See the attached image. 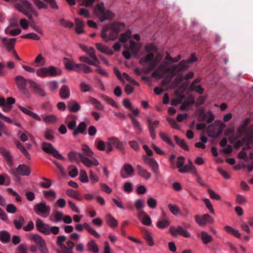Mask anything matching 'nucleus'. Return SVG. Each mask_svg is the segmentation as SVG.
Segmentation results:
<instances>
[{
	"instance_id": "f257e3e1",
	"label": "nucleus",
	"mask_w": 253,
	"mask_h": 253,
	"mask_svg": "<svg viewBox=\"0 0 253 253\" xmlns=\"http://www.w3.org/2000/svg\"><path fill=\"white\" fill-rule=\"evenodd\" d=\"M145 51L149 52L146 56L142 57L139 60V63L143 66H145L146 63L148 66L144 69L145 73L147 74L154 70L160 61V59L155 55L153 52L157 51L156 47L153 44L147 45L145 47Z\"/></svg>"
},
{
	"instance_id": "f03ea898",
	"label": "nucleus",
	"mask_w": 253,
	"mask_h": 253,
	"mask_svg": "<svg viewBox=\"0 0 253 253\" xmlns=\"http://www.w3.org/2000/svg\"><path fill=\"white\" fill-rule=\"evenodd\" d=\"M94 145L98 150L104 151L107 154L113 151L114 150L113 146H115L122 153H124L125 151L123 143L116 137L108 138L106 142H104L99 139H97L95 141Z\"/></svg>"
},
{
	"instance_id": "7ed1b4c3",
	"label": "nucleus",
	"mask_w": 253,
	"mask_h": 253,
	"mask_svg": "<svg viewBox=\"0 0 253 253\" xmlns=\"http://www.w3.org/2000/svg\"><path fill=\"white\" fill-rule=\"evenodd\" d=\"M125 27L124 23L118 22L112 23L110 26H105L102 30L101 37L105 41H114Z\"/></svg>"
},
{
	"instance_id": "20e7f679",
	"label": "nucleus",
	"mask_w": 253,
	"mask_h": 253,
	"mask_svg": "<svg viewBox=\"0 0 253 253\" xmlns=\"http://www.w3.org/2000/svg\"><path fill=\"white\" fill-rule=\"evenodd\" d=\"M36 227L40 232L46 235L51 233L57 235L59 232V228L58 226L50 227L48 224L44 223L40 218H37L36 220Z\"/></svg>"
},
{
	"instance_id": "39448f33",
	"label": "nucleus",
	"mask_w": 253,
	"mask_h": 253,
	"mask_svg": "<svg viewBox=\"0 0 253 253\" xmlns=\"http://www.w3.org/2000/svg\"><path fill=\"white\" fill-rule=\"evenodd\" d=\"M176 168L178 169V171L181 173H196L193 163L189 159H187V162L185 161V159H177Z\"/></svg>"
},
{
	"instance_id": "423d86ee",
	"label": "nucleus",
	"mask_w": 253,
	"mask_h": 253,
	"mask_svg": "<svg viewBox=\"0 0 253 253\" xmlns=\"http://www.w3.org/2000/svg\"><path fill=\"white\" fill-rule=\"evenodd\" d=\"M95 12L96 14L99 16L101 22L106 20H111L114 17L113 13L110 10H105L103 2L99 3L96 5Z\"/></svg>"
},
{
	"instance_id": "0eeeda50",
	"label": "nucleus",
	"mask_w": 253,
	"mask_h": 253,
	"mask_svg": "<svg viewBox=\"0 0 253 253\" xmlns=\"http://www.w3.org/2000/svg\"><path fill=\"white\" fill-rule=\"evenodd\" d=\"M250 122V119L247 118L241 125L242 131L246 133L248 137V140L247 141V146L248 147H250L251 145L253 146V125H251L249 127H247Z\"/></svg>"
},
{
	"instance_id": "6e6552de",
	"label": "nucleus",
	"mask_w": 253,
	"mask_h": 253,
	"mask_svg": "<svg viewBox=\"0 0 253 253\" xmlns=\"http://www.w3.org/2000/svg\"><path fill=\"white\" fill-rule=\"evenodd\" d=\"M197 58L196 57L195 53L191 54V56L187 60H182L179 64L172 66V68L174 71L182 72L186 71L189 68L188 63H193L197 61Z\"/></svg>"
},
{
	"instance_id": "1a4fd4ad",
	"label": "nucleus",
	"mask_w": 253,
	"mask_h": 253,
	"mask_svg": "<svg viewBox=\"0 0 253 253\" xmlns=\"http://www.w3.org/2000/svg\"><path fill=\"white\" fill-rule=\"evenodd\" d=\"M35 212L42 216H47L50 211V208L44 201H42L34 207Z\"/></svg>"
},
{
	"instance_id": "9d476101",
	"label": "nucleus",
	"mask_w": 253,
	"mask_h": 253,
	"mask_svg": "<svg viewBox=\"0 0 253 253\" xmlns=\"http://www.w3.org/2000/svg\"><path fill=\"white\" fill-rule=\"evenodd\" d=\"M169 232L174 237H177L178 235H181L186 238H190L191 237V234L180 225L171 226L169 228Z\"/></svg>"
},
{
	"instance_id": "9b49d317",
	"label": "nucleus",
	"mask_w": 253,
	"mask_h": 253,
	"mask_svg": "<svg viewBox=\"0 0 253 253\" xmlns=\"http://www.w3.org/2000/svg\"><path fill=\"white\" fill-rule=\"evenodd\" d=\"M15 82L18 89L24 94H28V91L26 88L27 84H28V79H25L23 76L18 75L15 78Z\"/></svg>"
},
{
	"instance_id": "f8f14e48",
	"label": "nucleus",
	"mask_w": 253,
	"mask_h": 253,
	"mask_svg": "<svg viewBox=\"0 0 253 253\" xmlns=\"http://www.w3.org/2000/svg\"><path fill=\"white\" fill-rule=\"evenodd\" d=\"M13 3L15 8L18 11L23 13L29 19L31 20L33 18L32 14L27 11L28 10L26 6L22 3H24L23 1H28L27 0H12Z\"/></svg>"
},
{
	"instance_id": "ddd939ff",
	"label": "nucleus",
	"mask_w": 253,
	"mask_h": 253,
	"mask_svg": "<svg viewBox=\"0 0 253 253\" xmlns=\"http://www.w3.org/2000/svg\"><path fill=\"white\" fill-rule=\"evenodd\" d=\"M42 149L46 153L50 154L55 158L58 157L59 158H64L50 143H43L42 146Z\"/></svg>"
},
{
	"instance_id": "4468645a",
	"label": "nucleus",
	"mask_w": 253,
	"mask_h": 253,
	"mask_svg": "<svg viewBox=\"0 0 253 253\" xmlns=\"http://www.w3.org/2000/svg\"><path fill=\"white\" fill-rule=\"evenodd\" d=\"M195 219L196 222L200 226H205L207 224L211 223L213 221L212 217L208 214H205L202 216L196 215Z\"/></svg>"
},
{
	"instance_id": "2eb2a0df",
	"label": "nucleus",
	"mask_w": 253,
	"mask_h": 253,
	"mask_svg": "<svg viewBox=\"0 0 253 253\" xmlns=\"http://www.w3.org/2000/svg\"><path fill=\"white\" fill-rule=\"evenodd\" d=\"M28 84H29L30 87L39 96L41 97L46 96V93L45 90L41 87L40 84L31 79H28Z\"/></svg>"
},
{
	"instance_id": "dca6fc26",
	"label": "nucleus",
	"mask_w": 253,
	"mask_h": 253,
	"mask_svg": "<svg viewBox=\"0 0 253 253\" xmlns=\"http://www.w3.org/2000/svg\"><path fill=\"white\" fill-rule=\"evenodd\" d=\"M236 169L241 168L248 169L251 171L253 169V159H241L240 162L234 166Z\"/></svg>"
},
{
	"instance_id": "f3484780",
	"label": "nucleus",
	"mask_w": 253,
	"mask_h": 253,
	"mask_svg": "<svg viewBox=\"0 0 253 253\" xmlns=\"http://www.w3.org/2000/svg\"><path fill=\"white\" fill-rule=\"evenodd\" d=\"M84 228L86 229L88 232L95 237L98 238L100 237L99 233L96 230L93 229L87 223H84L83 224H78L75 226L76 230L79 232H82Z\"/></svg>"
},
{
	"instance_id": "a211bd4d",
	"label": "nucleus",
	"mask_w": 253,
	"mask_h": 253,
	"mask_svg": "<svg viewBox=\"0 0 253 253\" xmlns=\"http://www.w3.org/2000/svg\"><path fill=\"white\" fill-rule=\"evenodd\" d=\"M11 172L15 175H29L31 172L30 168L26 165H21L15 169L11 170Z\"/></svg>"
},
{
	"instance_id": "6ab92c4d",
	"label": "nucleus",
	"mask_w": 253,
	"mask_h": 253,
	"mask_svg": "<svg viewBox=\"0 0 253 253\" xmlns=\"http://www.w3.org/2000/svg\"><path fill=\"white\" fill-rule=\"evenodd\" d=\"M64 63L66 68L68 70H74L76 72H80V64L75 63L67 58H64Z\"/></svg>"
},
{
	"instance_id": "aec40b11",
	"label": "nucleus",
	"mask_w": 253,
	"mask_h": 253,
	"mask_svg": "<svg viewBox=\"0 0 253 253\" xmlns=\"http://www.w3.org/2000/svg\"><path fill=\"white\" fill-rule=\"evenodd\" d=\"M134 169L132 167L128 164H126L124 166L121 172V176L123 178H126L131 176L133 174Z\"/></svg>"
},
{
	"instance_id": "412c9836",
	"label": "nucleus",
	"mask_w": 253,
	"mask_h": 253,
	"mask_svg": "<svg viewBox=\"0 0 253 253\" xmlns=\"http://www.w3.org/2000/svg\"><path fill=\"white\" fill-rule=\"evenodd\" d=\"M137 215L144 225L149 226L151 224L152 221L150 217L144 211L138 212Z\"/></svg>"
},
{
	"instance_id": "4be33fe9",
	"label": "nucleus",
	"mask_w": 253,
	"mask_h": 253,
	"mask_svg": "<svg viewBox=\"0 0 253 253\" xmlns=\"http://www.w3.org/2000/svg\"><path fill=\"white\" fill-rule=\"evenodd\" d=\"M16 41V39L15 38L8 39L7 38H3L2 39L3 44L9 52L12 51L14 48Z\"/></svg>"
},
{
	"instance_id": "5701e85b",
	"label": "nucleus",
	"mask_w": 253,
	"mask_h": 253,
	"mask_svg": "<svg viewBox=\"0 0 253 253\" xmlns=\"http://www.w3.org/2000/svg\"><path fill=\"white\" fill-rule=\"evenodd\" d=\"M136 170L138 175L144 179L148 180L151 177V173L140 165L137 166Z\"/></svg>"
},
{
	"instance_id": "b1692460",
	"label": "nucleus",
	"mask_w": 253,
	"mask_h": 253,
	"mask_svg": "<svg viewBox=\"0 0 253 253\" xmlns=\"http://www.w3.org/2000/svg\"><path fill=\"white\" fill-rule=\"evenodd\" d=\"M147 121L150 135L153 139H155L156 138V134L155 131V127H153V125L158 126L159 124V121L155 120V121L153 122L152 120L149 118L147 119Z\"/></svg>"
},
{
	"instance_id": "393cba45",
	"label": "nucleus",
	"mask_w": 253,
	"mask_h": 253,
	"mask_svg": "<svg viewBox=\"0 0 253 253\" xmlns=\"http://www.w3.org/2000/svg\"><path fill=\"white\" fill-rule=\"evenodd\" d=\"M124 46L126 48H127L130 50L133 54H136L141 47V46L139 43H136L133 41H130V44L129 46L126 44Z\"/></svg>"
},
{
	"instance_id": "a878e982",
	"label": "nucleus",
	"mask_w": 253,
	"mask_h": 253,
	"mask_svg": "<svg viewBox=\"0 0 253 253\" xmlns=\"http://www.w3.org/2000/svg\"><path fill=\"white\" fill-rule=\"evenodd\" d=\"M87 125L84 122H81L78 126L76 127V129L73 132V135L74 136L78 135L80 133H82L83 134H86V129Z\"/></svg>"
},
{
	"instance_id": "bb28decb",
	"label": "nucleus",
	"mask_w": 253,
	"mask_h": 253,
	"mask_svg": "<svg viewBox=\"0 0 253 253\" xmlns=\"http://www.w3.org/2000/svg\"><path fill=\"white\" fill-rule=\"evenodd\" d=\"M157 69L160 72L163 73V76L167 73H170L172 76H175L177 73L180 72V71L173 70L172 68V66L170 68H167L165 64H161L159 66Z\"/></svg>"
},
{
	"instance_id": "cd10ccee",
	"label": "nucleus",
	"mask_w": 253,
	"mask_h": 253,
	"mask_svg": "<svg viewBox=\"0 0 253 253\" xmlns=\"http://www.w3.org/2000/svg\"><path fill=\"white\" fill-rule=\"evenodd\" d=\"M29 238L30 240H33L35 243L38 248L45 243L44 240L38 234H30Z\"/></svg>"
},
{
	"instance_id": "c85d7f7f",
	"label": "nucleus",
	"mask_w": 253,
	"mask_h": 253,
	"mask_svg": "<svg viewBox=\"0 0 253 253\" xmlns=\"http://www.w3.org/2000/svg\"><path fill=\"white\" fill-rule=\"evenodd\" d=\"M144 163L150 167L154 172H157L159 169V165L155 159H144Z\"/></svg>"
},
{
	"instance_id": "c756f323",
	"label": "nucleus",
	"mask_w": 253,
	"mask_h": 253,
	"mask_svg": "<svg viewBox=\"0 0 253 253\" xmlns=\"http://www.w3.org/2000/svg\"><path fill=\"white\" fill-rule=\"evenodd\" d=\"M19 109L25 114L31 117L32 118L36 119L38 121H41V119L40 116H39L37 114L34 112H33L30 110H28L27 108L19 105L18 106Z\"/></svg>"
},
{
	"instance_id": "7c9ffc66",
	"label": "nucleus",
	"mask_w": 253,
	"mask_h": 253,
	"mask_svg": "<svg viewBox=\"0 0 253 253\" xmlns=\"http://www.w3.org/2000/svg\"><path fill=\"white\" fill-rule=\"evenodd\" d=\"M68 108L72 112H77L81 109L80 104L75 100H71L68 102Z\"/></svg>"
},
{
	"instance_id": "2f4dec72",
	"label": "nucleus",
	"mask_w": 253,
	"mask_h": 253,
	"mask_svg": "<svg viewBox=\"0 0 253 253\" xmlns=\"http://www.w3.org/2000/svg\"><path fill=\"white\" fill-rule=\"evenodd\" d=\"M59 94L62 99H67L70 95V91L69 87L67 85H63L60 90Z\"/></svg>"
},
{
	"instance_id": "473e14b6",
	"label": "nucleus",
	"mask_w": 253,
	"mask_h": 253,
	"mask_svg": "<svg viewBox=\"0 0 253 253\" xmlns=\"http://www.w3.org/2000/svg\"><path fill=\"white\" fill-rule=\"evenodd\" d=\"M67 247L65 245V248H63L62 250H57V253H72V249L74 248V244L71 241L69 240L67 242Z\"/></svg>"
},
{
	"instance_id": "72a5a7b5",
	"label": "nucleus",
	"mask_w": 253,
	"mask_h": 253,
	"mask_svg": "<svg viewBox=\"0 0 253 253\" xmlns=\"http://www.w3.org/2000/svg\"><path fill=\"white\" fill-rule=\"evenodd\" d=\"M87 247L89 252L98 253L99 252L98 246L93 240H91L87 243Z\"/></svg>"
},
{
	"instance_id": "f704fd0d",
	"label": "nucleus",
	"mask_w": 253,
	"mask_h": 253,
	"mask_svg": "<svg viewBox=\"0 0 253 253\" xmlns=\"http://www.w3.org/2000/svg\"><path fill=\"white\" fill-rule=\"evenodd\" d=\"M106 221L111 228H115L118 226L117 220L110 214L106 215Z\"/></svg>"
},
{
	"instance_id": "c9c22d12",
	"label": "nucleus",
	"mask_w": 253,
	"mask_h": 253,
	"mask_svg": "<svg viewBox=\"0 0 253 253\" xmlns=\"http://www.w3.org/2000/svg\"><path fill=\"white\" fill-rule=\"evenodd\" d=\"M128 116L131 119L132 123L134 128L138 131V133H141L142 131V128L139 122L133 117L131 113H129Z\"/></svg>"
},
{
	"instance_id": "e433bc0d",
	"label": "nucleus",
	"mask_w": 253,
	"mask_h": 253,
	"mask_svg": "<svg viewBox=\"0 0 253 253\" xmlns=\"http://www.w3.org/2000/svg\"><path fill=\"white\" fill-rule=\"evenodd\" d=\"M96 47L102 53H106L109 55H112L113 54V51L109 47L100 43H96Z\"/></svg>"
},
{
	"instance_id": "4c0bfd02",
	"label": "nucleus",
	"mask_w": 253,
	"mask_h": 253,
	"mask_svg": "<svg viewBox=\"0 0 253 253\" xmlns=\"http://www.w3.org/2000/svg\"><path fill=\"white\" fill-rule=\"evenodd\" d=\"M84 25L83 21L78 18L75 19V30L78 34H80L84 32Z\"/></svg>"
},
{
	"instance_id": "58836bf2",
	"label": "nucleus",
	"mask_w": 253,
	"mask_h": 253,
	"mask_svg": "<svg viewBox=\"0 0 253 253\" xmlns=\"http://www.w3.org/2000/svg\"><path fill=\"white\" fill-rule=\"evenodd\" d=\"M201 238L203 243L207 245L211 242L212 240V237L205 231H202L200 233Z\"/></svg>"
},
{
	"instance_id": "ea45409f",
	"label": "nucleus",
	"mask_w": 253,
	"mask_h": 253,
	"mask_svg": "<svg viewBox=\"0 0 253 253\" xmlns=\"http://www.w3.org/2000/svg\"><path fill=\"white\" fill-rule=\"evenodd\" d=\"M131 37V31L130 30H127L125 33H122L120 35L119 37V41L123 43H126L127 40Z\"/></svg>"
},
{
	"instance_id": "a19ab883",
	"label": "nucleus",
	"mask_w": 253,
	"mask_h": 253,
	"mask_svg": "<svg viewBox=\"0 0 253 253\" xmlns=\"http://www.w3.org/2000/svg\"><path fill=\"white\" fill-rule=\"evenodd\" d=\"M143 237L147 241L148 244L150 246H153L154 245L152 234L147 230H144Z\"/></svg>"
},
{
	"instance_id": "79ce46f5",
	"label": "nucleus",
	"mask_w": 253,
	"mask_h": 253,
	"mask_svg": "<svg viewBox=\"0 0 253 253\" xmlns=\"http://www.w3.org/2000/svg\"><path fill=\"white\" fill-rule=\"evenodd\" d=\"M89 101L90 103L94 106V107L98 110H102L104 109L103 104L95 98L90 97L89 98Z\"/></svg>"
},
{
	"instance_id": "37998d69",
	"label": "nucleus",
	"mask_w": 253,
	"mask_h": 253,
	"mask_svg": "<svg viewBox=\"0 0 253 253\" xmlns=\"http://www.w3.org/2000/svg\"><path fill=\"white\" fill-rule=\"evenodd\" d=\"M42 117L44 122L47 124H53L57 121L56 117L54 115H43Z\"/></svg>"
},
{
	"instance_id": "c03bdc74",
	"label": "nucleus",
	"mask_w": 253,
	"mask_h": 253,
	"mask_svg": "<svg viewBox=\"0 0 253 253\" xmlns=\"http://www.w3.org/2000/svg\"><path fill=\"white\" fill-rule=\"evenodd\" d=\"M134 207L138 212L142 211V209L145 207L144 200L142 199H138L134 202Z\"/></svg>"
},
{
	"instance_id": "a18cd8bd",
	"label": "nucleus",
	"mask_w": 253,
	"mask_h": 253,
	"mask_svg": "<svg viewBox=\"0 0 253 253\" xmlns=\"http://www.w3.org/2000/svg\"><path fill=\"white\" fill-rule=\"evenodd\" d=\"M10 183V179L6 173L0 174V185H8Z\"/></svg>"
},
{
	"instance_id": "49530a36",
	"label": "nucleus",
	"mask_w": 253,
	"mask_h": 253,
	"mask_svg": "<svg viewBox=\"0 0 253 253\" xmlns=\"http://www.w3.org/2000/svg\"><path fill=\"white\" fill-rule=\"evenodd\" d=\"M82 163L87 167L90 168L98 165L96 159H81Z\"/></svg>"
},
{
	"instance_id": "de8ad7c7",
	"label": "nucleus",
	"mask_w": 253,
	"mask_h": 253,
	"mask_svg": "<svg viewBox=\"0 0 253 253\" xmlns=\"http://www.w3.org/2000/svg\"><path fill=\"white\" fill-rule=\"evenodd\" d=\"M168 208L170 211L175 216L179 215L181 214L179 208L176 205L169 204L168 205Z\"/></svg>"
},
{
	"instance_id": "09e8293b",
	"label": "nucleus",
	"mask_w": 253,
	"mask_h": 253,
	"mask_svg": "<svg viewBox=\"0 0 253 253\" xmlns=\"http://www.w3.org/2000/svg\"><path fill=\"white\" fill-rule=\"evenodd\" d=\"M10 235L9 233L6 231H1L0 232V241L2 243H6L10 241Z\"/></svg>"
},
{
	"instance_id": "8fccbe9b",
	"label": "nucleus",
	"mask_w": 253,
	"mask_h": 253,
	"mask_svg": "<svg viewBox=\"0 0 253 253\" xmlns=\"http://www.w3.org/2000/svg\"><path fill=\"white\" fill-rule=\"evenodd\" d=\"M23 2L25 3H22V4H24L28 10L31 12L36 17L39 16L38 12L35 10L31 3L29 1H23Z\"/></svg>"
},
{
	"instance_id": "3c124183",
	"label": "nucleus",
	"mask_w": 253,
	"mask_h": 253,
	"mask_svg": "<svg viewBox=\"0 0 253 253\" xmlns=\"http://www.w3.org/2000/svg\"><path fill=\"white\" fill-rule=\"evenodd\" d=\"M42 193L46 199L51 198L52 201H54L56 197V192L52 190H44Z\"/></svg>"
},
{
	"instance_id": "603ef678",
	"label": "nucleus",
	"mask_w": 253,
	"mask_h": 253,
	"mask_svg": "<svg viewBox=\"0 0 253 253\" xmlns=\"http://www.w3.org/2000/svg\"><path fill=\"white\" fill-rule=\"evenodd\" d=\"M225 230L228 233L235 236L237 238H240L241 237V234L238 230L232 228L229 226H226L224 227Z\"/></svg>"
},
{
	"instance_id": "864d4df0",
	"label": "nucleus",
	"mask_w": 253,
	"mask_h": 253,
	"mask_svg": "<svg viewBox=\"0 0 253 253\" xmlns=\"http://www.w3.org/2000/svg\"><path fill=\"white\" fill-rule=\"evenodd\" d=\"M174 138L176 143L183 149L185 150H188V146L184 139H180L176 135L174 136Z\"/></svg>"
},
{
	"instance_id": "5fc2aeb1",
	"label": "nucleus",
	"mask_w": 253,
	"mask_h": 253,
	"mask_svg": "<svg viewBox=\"0 0 253 253\" xmlns=\"http://www.w3.org/2000/svg\"><path fill=\"white\" fill-rule=\"evenodd\" d=\"M11 28L6 27L4 30L5 34H9L11 36H15L21 32V30L19 28H17L13 30L10 29Z\"/></svg>"
},
{
	"instance_id": "6e6d98bb",
	"label": "nucleus",
	"mask_w": 253,
	"mask_h": 253,
	"mask_svg": "<svg viewBox=\"0 0 253 253\" xmlns=\"http://www.w3.org/2000/svg\"><path fill=\"white\" fill-rule=\"evenodd\" d=\"M66 194L69 197L76 199L79 201H81L82 199L80 198L78 193L72 189H67Z\"/></svg>"
},
{
	"instance_id": "4d7b16f0",
	"label": "nucleus",
	"mask_w": 253,
	"mask_h": 253,
	"mask_svg": "<svg viewBox=\"0 0 253 253\" xmlns=\"http://www.w3.org/2000/svg\"><path fill=\"white\" fill-rule=\"evenodd\" d=\"M13 223L15 227L19 229L22 227V225L24 224L25 219L23 216H19L17 219L14 220Z\"/></svg>"
},
{
	"instance_id": "13d9d810",
	"label": "nucleus",
	"mask_w": 253,
	"mask_h": 253,
	"mask_svg": "<svg viewBox=\"0 0 253 253\" xmlns=\"http://www.w3.org/2000/svg\"><path fill=\"white\" fill-rule=\"evenodd\" d=\"M66 237L64 236H59L57 238L56 244L60 247L59 250H62L63 248H65L64 242L66 241Z\"/></svg>"
},
{
	"instance_id": "bf43d9fd",
	"label": "nucleus",
	"mask_w": 253,
	"mask_h": 253,
	"mask_svg": "<svg viewBox=\"0 0 253 253\" xmlns=\"http://www.w3.org/2000/svg\"><path fill=\"white\" fill-rule=\"evenodd\" d=\"M47 75L48 76L55 77L60 75L57 71V69L55 67L50 66L47 68Z\"/></svg>"
},
{
	"instance_id": "052dcab7",
	"label": "nucleus",
	"mask_w": 253,
	"mask_h": 253,
	"mask_svg": "<svg viewBox=\"0 0 253 253\" xmlns=\"http://www.w3.org/2000/svg\"><path fill=\"white\" fill-rule=\"evenodd\" d=\"M148 206L151 209H155L157 205V200L152 197H149L147 200Z\"/></svg>"
},
{
	"instance_id": "680f3d73",
	"label": "nucleus",
	"mask_w": 253,
	"mask_h": 253,
	"mask_svg": "<svg viewBox=\"0 0 253 253\" xmlns=\"http://www.w3.org/2000/svg\"><path fill=\"white\" fill-rule=\"evenodd\" d=\"M46 85L51 91H55L57 90L58 84L56 81H50L46 83Z\"/></svg>"
},
{
	"instance_id": "e2e57ef3",
	"label": "nucleus",
	"mask_w": 253,
	"mask_h": 253,
	"mask_svg": "<svg viewBox=\"0 0 253 253\" xmlns=\"http://www.w3.org/2000/svg\"><path fill=\"white\" fill-rule=\"evenodd\" d=\"M69 175L72 177H75L78 174V170L76 167L70 166L68 168Z\"/></svg>"
},
{
	"instance_id": "0e129e2a",
	"label": "nucleus",
	"mask_w": 253,
	"mask_h": 253,
	"mask_svg": "<svg viewBox=\"0 0 253 253\" xmlns=\"http://www.w3.org/2000/svg\"><path fill=\"white\" fill-rule=\"evenodd\" d=\"M37 75L41 78H44L48 76L47 68L42 67L37 71Z\"/></svg>"
},
{
	"instance_id": "69168bd1",
	"label": "nucleus",
	"mask_w": 253,
	"mask_h": 253,
	"mask_svg": "<svg viewBox=\"0 0 253 253\" xmlns=\"http://www.w3.org/2000/svg\"><path fill=\"white\" fill-rule=\"evenodd\" d=\"M203 119L206 120L208 123L210 124L212 123L214 119V116L213 114H212L211 112H208L207 113H204L203 114Z\"/></svg>"
},
{
	"instance_id": "338daca9",
	"label": "nucleus",
	"mask_w": 253,
	"mask_h": 253,
	"mask_svg": "<svg viewBox=\"0 0 253 253\" xmlns=\"http://www.w3.org/2000/svg\"><path fill=\"white\" fill-rule=\"evenodd\" d=\"M160 137L165 142L168 143L170 145L172 146L173 145V143L171 140V139L167 135V134H166L164 132H160Z\"/></svg>"
},
{
	"instance_id": "774afa93",
	"label": "nucleus",
	"mask_w": 253,
	"mask_h": 253,
	"mask_svg": "<svg viewBox=\"0 0 253 253\" xmlns=\"http://www.w3.org/2000/svg\"><path fill=\"white\" fill-rule=\"evenodd\" d=\"M169 221L167 219L159 220L157 223V226L159 228H165L169 226Z\"/></svg>"
}]
</instances>
